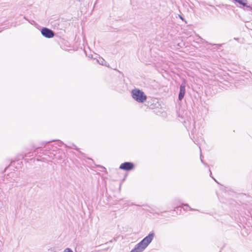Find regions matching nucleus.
Here are the masks:
<instances>
[{
	"label": "nucleus",
	"instance_id": "obj_8",
	"mask_svg": "<svg viewBox=\"0 0 252 252\" xmlns=\"http://www.w3.org/2000/svg\"><path fill=\"white\" fill-rule=\"evenodd\" d=\"M184 207H186V208H184V209L186 210L187 208H189L190 210H194L192 208H191L188 204H182Z\"/></svg>",
	"mask_w": 252,
	"mask_h": 252
},
{
	"label": "nucleus",
	"instance_id": "obj_21",
	"mask_svg": "<svg viewBox=\"0 0 252 252\" xmlns=\"http://www.w3.org/2000/svg\"><path fill=\"white\" fill-rule=\"evenodd\" d=\"M78 1H81L82 0H76Z\"/></svg>",
	"mask_w": 252,
	"mask_h": 252
},
{
	"label": "nucleus",
	"instance_id": "obj_20",
	"mask_svg": "<svg viewBox=\"0 0 252 252\" xmlns=\"http://www.w3.org/2000/svg\"><path fill=\"white\" fill-rule=\"evenodd\" d=\"M212 178L213 179H214V180H215V179H214V178L213 177H212Z\"/></svg>",
	"mask_w": 252,
	"mask_h": 252
},
{
	"label": "nucleus",
	"instance_id": "obj_16",
	"mask_svg": "<svg viewBox=\"0 0 252 252\" xmlns=\"http://www.w3.org/2000/svg\"><path fill=\"white\" fill-rule=\"evenodd\" d=\"M72 145H73V146H74V147H76V146H75L74 145H73V144ZM74 149H76V148H74Z\"/></svg>",
	"mask_w": 252,
	"mask_h": 252
},
{
	"label": "nucleus",
	"instance_id": "obj_7",
	"mask_svg": "<svg viewBox=\"0 0 252 252\" xmlns=\"http://www.w3.org/2000/svg\"><path fill=\"white\" fill-rule=\"evenodd\" d=\"M233 0L236 2H238V3H239L241 5H242L244 6L247 7L248 8H251V9H252V6L247 5V3L246 2H244L242 0Z\"/></svg>",
	"mask_w": 252,
	"mask_h": 252
},
{
	"label": "nucleus",
	"instance_id": "obj_3",
	"mask_svg": "<svg viewBox=\"0 0 252 252\" xmlns=\"http://www.w3.org/2000/svg\"><path fill=\"white\" fill-rule=\"evenodd\" d=\"M42 35L46 38H50L54 37V32L47 28H43L41 31Z\"/></svg>",
	"mask_w": 252,
	"mask_h": 252
},
{
	"label": "nucleus",
	"instance_id": "obj_2",
	"mask_svg": "<svg viewBox=\"0 0 252 252\" xmlns=\"http://www.w3.org/2000/svg\"><path fill=\"white\" fill-rule=\"evenodd\" d=\"M155 236V233L150 232L147 236L143 238L140 242L145 248L151 243Z\"/></svg>",
	"mask_w": 252,
	"mask_h": 252
},
{
	"label": "nucleus",
	"instance_id": "obj_15",
	"mask_svg": "<svg viewBox=\"0 0 252 252\" xmlns=\"http://www.w3.org/2000/svg\"><path fill=\"white\" fill-rule=\"evenodd\" d=\"M209 172H210V176L211 177H212V176H211V175H212V172H211V171L210 169H209Z\"/></svg>",
	"mask_w": 252,
	"mask_h": 252
},
{
	"label": "nucleus",
	"instance_id": "obj_18",
	"mask_svg": "<svg viewBox=\"0 0 252 252\" xmlns=\"http://www.w3.org/2000/svg\"><path fill=\"white\" fill-rule=\"evenodd\" d=\"M212 178L213 179H214V180H215V179H214V178L213 177H212Z\"/></svg>",
	"mask_w": 252,
	"mask_h": 252
},
{
	"label": "nucleus",
	"instance_id": "obj_11",
	"mask_svg": "<svg viewBox=\"0 0 252 252\" xmlns=\"http://www.w3.org/2000/svg\"><path fill=\"white\" fill-rule=\"evenodd\" d=\"M55 140H51V141H46V142H44L43 144H42V146H44L45 145V144H47V143H49L51 142H53V141H54Z\"/></svg>",
	"mask_w": 252,
	"mask_h": 252
},
{
	"label": "nucleus",
	"instance_id": "obj_10",
	"mask_svg": "<svg viewBox=\"0 0 252 252\" xmlns=\"http://www.w3.org/2000/svg\"><path fill=\"white\" fill-rule=\"evenodd\" d=\"M202 155H201V154H200V160H201V162L202 163H203L205 165H206V166H208V165H207V163H205L204 162L203 160L202 159Z\"/></svg>",
	"mask_w": 252,
	"mask_h": 252
},
{
	"label": "nucleus",
	"instance_id": "obj_12",
	"mask_svg": "<svg viewBox=\"0 0 252 252\" xmlns=\"http://www.w3.org/2000/svg\"><path fill=\"white\" fill-rule=\"evenodd\" d=\"M63 144V143L62 141H59V146H62V145Z\"/></svg>",
	"mask_w": 252,
	"mask_h": 252
},
{
	"label": "nucleus",
	"instance_id": "obj_4",
	"mask_svg": "<svg viewBox=\"0 0 252 252\" xmlns=\"http://www.w3.org/2000/svg\"><path fill=\"white\" fill-rule=\"evenodd\" d=\"M134 167V165L133 163L131 162H125L120 165L119 168L125 171H130L132 170Z\"/></svg>",
	"mask_w": 252,
	"mask_h": 252
},
{
	"label": "nucleus",
	"instance_id": "obj_14",
	"mask_svg": "<svg viewBox=\"0 0 252 252\" xmlns=\"http://www.w3.org/2000/svg\"><path fill=\"white\" fill-rule=\"evenodd\" d=\"M179 17L182 20H184V19L183 18V17L181 15H179Z\"/></svg>",
	"mask_w": 252,
	"mask_h": 252
},
{
	"label": "nucleus",
	"instance_id": "obj_22",
	"mask_svg": "<svg viewBox=\"0 0 252 252\" xmlns=\"http://www.w3.org/2000/svg\"><path fill=\"white\" fill-rule=\"evenodd\" d=\"M180 206H177L176 208H177V209H178V208H180Z\"/></svg>",
	"mask_w": 252,
	"mask_h": 252
},
{
	"label": "nucleus",
	"instance_id": "obj_5",
	"mask_svg": "<svg viewBox=\"0 0 252 252\" xmlns=\"http://www.w3.org/2000/svg\"><path fill=\"white\" fill-rule=\"evenodd\" d=\"M186 93V84L185 82H183L181 84L180 86V91L178 95V99L181 101L185 94Z\"/></svg>",
	"mask_w": 252,
	"mask_h": 252
},
{
	"label": "nucleus",
	"instance_id": "obj_1",
	"mask_svg": "<svg viewBox=\"0 0 252 252\" xmlns=\"http://www.w3.org/2000/svg\"><path fill=\"white\" fill-rule=\"evenodd\" d=\"M131 94L132 98L139 103L144 102L147 98L144 92L139 89H135L132 90Z\"/></svg>",
	"mask_w": 252,
	"mask_h": 252
},
{
	"label": "nucleus",
	"instance_id": "obj_19",
	"mask_svg": "<svg viewBox=\"0 0 252 252\" xmlns=\"http://www.w3.org/2000/svg\"><path fill=\"white\" fill-rule=\"evenodd\" d=\"M212 178L213 179H214V180H215V179H214V178L213 177H212Z\"/></svg>",
	"mask_w": 252,
	"mask_h": 252
},
{
	"label": "nucleus",
	"instance_id": "obj_9",
	"mask_svg": "<svg viewBox=\"0 0 252 252\" xmlns=\"http://www.w3.org/2000/svg\"><path fill=\"white\" fill-rule=\"evenodd\" d=\"M63 252H73L72 251V250L71 249L67 248H66L64 249Z\"/></svg>",
	"mask_w": 252,
	"mask_h": 252
},
{
	"label": "nucleus",
	"instance_id": "obj_6",
	"mask_svg": "<svg viewBox=\"0 0 252 252\" xmlns=\"http://www.w3.org/2000/svg\"><path fill=\"white\" fill-rule=\"evenodd\" d=\"M146 248L141 244L140 242H139L135 246V248L130 251V252H142Z\"/></svg>",
	"mask_w": 252,
	"mask_h": 252
},
{
	"label": "nucleus",
	"instance_id": "obj_17",
	"mask_svg": "<svg viewBox=\"0 0 252 252\" xmlns=\"http://www.w3.org/2000/svg\"><path fill=\"white\" fill-rule=\"evenodd\" d=\"M212 178L213 179H214V180H215V179H214V178L213 177H212Z\"/></svg>",
	"mask_w": 252,
	"mask_h": 252
},
{
	"label": "nucleus",
	"instance_id": "obj_13",
	"mask_svg": "<svg viewBox=\"0 0 252 252\" xmlns=\"http://www.w3.org/2000/svg\"><path fill=\"white\" fill-rule=\"evenodd\" d=\"M101 168L102 169V170H101V171H104L106 170V168L103 166H101Z\"/></svg>",
	"mask_w": 252,
	"mask_h": 252
}]
</instances>
